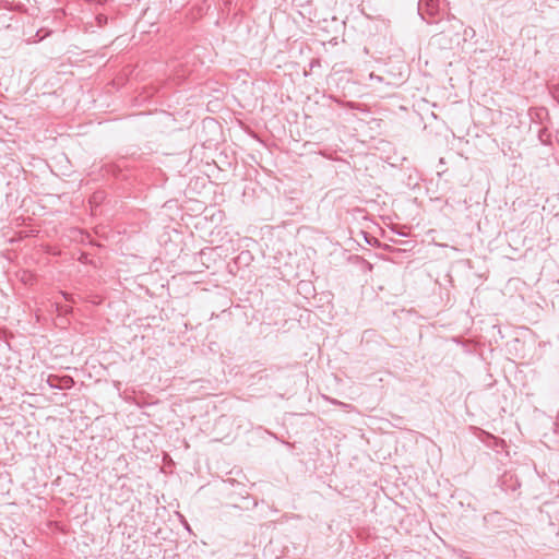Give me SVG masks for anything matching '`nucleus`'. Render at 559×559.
Instances as JSON below:
<instances>
[{"mask_svg": "<svg viewBox=\"0 0 559 559\" xmlns=\"http://www.w3.org/2000/svg\"><path fill=\"white\" fill-rule=\"evenodd\" d=\"M461 28L462 23L453 17L448 20L447 25L442 27L440 33L435 35V38L442 47L451 48L454 43L459 44Z\"/></svg>", "mask_w": 559, "mask_h": 559, "instance_id": "f257e3e1", "label": "nucleus"}, {"mask_svg": "<svg viewBox=\"0 0 559 559\" xmlns=\"http://www.w3.org/2000/svg\"><path fill=\"white\" fill-rule=\"evenodd\" d=\"M51 389L68 390L74 385V381L70 376L49 374L46 380Z\"/></svg>", "mask_w": 559, "mask_h": 559, "instance_id": "f03ea898", "label": "nucleus"}, {"mask_svg": "<svg viewBox=\"0 0 559 559\" xmlns=\"http://www.w3.org/2000/svg\"><path fill=\"white\" fill-rule=\"evenodd\" d=\"M439 11V0H419L418 13L425 20V15L435 16Z\"/></svg>", "mask_w": 559, "mask_h": 559, "instance_id": "7ed1b4c3", "label": "nucleus"}, {"mask_svg": "<svg viewBox=\"0 0 559 559\" xmlns=\"http://www.w3.org/2000/svg\"><path fill=\"white\" fill-rule=\"evenodd\" d=\"M328 401L331 402L333 405L341 406V407H343L345 409L352 408L350 404L343 403V402H341L338 400H335V399L328 397Z\"/></svg>", "mask_w": 559, "mask_h": 559, "instance_id": "20e7f679", "label": "nucleus"}, {"mask_svg": "<svg viewBox=\"0 0 559 559\" xmlns=\"http://www.w3.org/2000/svg\"><path fill=\"white\" fill-rule=\"evenodd\" d=\"M370 79L376 80L377 82H382V80H383L382 76L376 75L374 73L370 74Z\"/></svg>", "mask_w": 559, "mask_h": 559, "instance_id": "39448f33", "label": "nucleus"}, {"mask_svg": "<svg viewBox=\"0 0 559 559\" xmlns=\"http://www.w3.org/2000/svg\"><path fill=\"white\" fill-rule=\"evenodd\" d=\"M92 199H93V202L96 203V202H98V200L102 199V197L98 193H95Z\"/></svg>", "mask_w": 559, "mask_h": 559, "instance_id": "423d86ee", "label": "nucleus"}, {"mask_svg": "<svg viewBox=\"0 0 559 559\" xmlns=\"http://www.w3.org/2000/svg\"><path fill=\"white\" fill-rule=\"evenodd\" d=\"M96 20L98 21V24L102 25V14H97Z\"/></svg>", "mask_w": 559, "mask_h": 559, "instance_id": "0eeeda50", "label": "nucleus"}, {"mask_svg": "<svg viewBox=\"0 0 559 559\" xmlns=\"http://www.w3.org/2000/svg\"><path fill=\"white\" fill-rule=\"evenodd\" d=\"M61 310L64 311V312H68V308L67 307H64V308L62 307Z\"/></svg>", "mask_w": 559, "mask_h": 559, "instance_id": "6e6552de", "label": "nucleus"}]
</instances>
